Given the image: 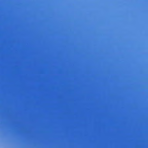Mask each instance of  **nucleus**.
Segmentation results:
<instances>
[{
    "label": "nucleus",
    "mask_w": 148,
    "mask_h": 148,
    "mask_svg": "<svg viewBox=\"0 0 148 148\" xmlns=\"http://www.w3.org/2000/svg\"><path fill=\"white\" fill-rule=\"evenodd\" d=\"M93 57L94 56H93Z\"/></svg>",
    "instance_id": "8"
},
{
    "label": "nucleus",
    "mask_w": 148,
    "mask_h": 148,
    "mask_svg": "<svg viewBox=\"0 0 148 148\" xmlns=\"http://www.w3.org/2000/svg\"><path fill=\"white\" fill-rule=\"evenodd\" d=\"M91 122H92V98H91ZM92 127H91V144L92 145Z\"/></svg>",
    "instance_id": "1"
},
{
    "label": "nucleus",
    "mask_w": 148,
    "mask_h": 148,
    "mask_svg": "<svg viewBox=\"0 0 148 148\" xmlns=\"http://www.w3.org/2000/svg\"><path fill=\"white\" fill-rule=\"evenodd\" d=\"M93 76H94V75H93Z\"/></svg>",
    "instance_id": "9"
},
{
    "label": "nucleus",
    "mask_w": 148,
    "mask_h": 148,
    "mask_svg": "<svg viewBox=\"0 0 148 148\" xmlns=\"http://www.w3.org/2000/svg\"><path fill=\"white\" fill-rule=\"evenodd\" d=\"M93 54L94 53V52H93Z\"/></svg>",
    "instance_id": "7"
},
{
    "label": "nucleus",
    "mask_w": 148,
    "mask_h": 148,
    "mask_svg": "<svg viewBox=\"0 0 148 148\" xmlns=\"http://www.w3.org/2000/svg\"><path fill=\"white\" fill-rule=\"evenodd\" d=\"M93 49H94V47H93Z\"/></svg>",
    "instance_id": "3"
},
{
    "label": "nucleus",
    "mask_w": 148,
    "mask_h": 148,
    "mask_svg": "<svg viewBox=\"0 0 148 148\" xmlns=\"http://www.w3.org/2000/svg\"><path fill=\"white\" fill-rule=\"evenodd\" d=\"M93 49H94V47H93Z\"/></svg>",
    "instance_id": "2"
},
{
    "label": "nucleus",
    "mask_w": 148,
    "mask_h": 148,
    "mask_svg": "<svg viewBox=\"0 0 148 148\" xmlns=\"http://www.w3.org/2000/svg\"><path fill=\"white\" fill-rule=\"evenodd\" d=\"M93 54L94 53V52H93Z\"/></svg>",
    "instance_id": "6"
},
{
    "label": "nucleus",
    "mask_w": 148,
    "mask_h": 148,
    "mask_svg": "<svg viewBox=\"0 0 148 148\" xmlns=\"http://www.w3.org/2000/svg\"><path fill=\"white\" fill-rule=\"evenodd\" d=\"M92 93H91V95L92 96Z\"/></svg>",
    "instance_id": "5"
},
{
    "label": "nucleus",
    "mask_w": 148,
    "mask_h": 148,
    "mask_svg": "<svg viewBox=\"0 0 148 148\" xmlns=\"http://www.w3.org/2000/svg\"><path fill=\"white\" fill-rule=\"evenodd\" d=\"M93 141H94V140H93Z\"/></svg>",
    "instance_id": "10"
},
{
    "label": "nucleus",
    "mask_w": 148,
    "mask_h": 148,
    "mask_svg": "<svg viewBox=\"0 0 148 148\" xmlns=\"http://www.w3.org/2000/svg\"><path fill=\"white\" fill-rule=\"evenodd\" d=\"M93 49H94V47H93Z\"/></svg>",
    "instance_id": "4"
}]
</instances>
